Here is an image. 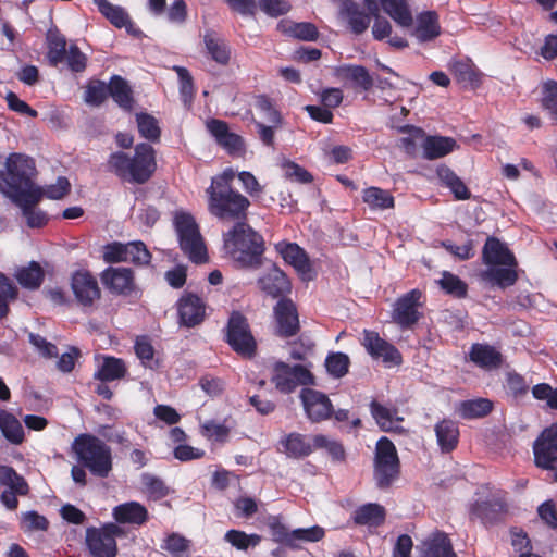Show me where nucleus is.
Masks as SVG:
<instances>
[{"label":"nucleus","mask_w":557,"mask_h":557,"mask_svg":"<svg viewBox=\"0 0 557 557\" xmlns=\"http://www.w3.org/2000/svg\"><path fill=\"white\" fill-rule=\"evenodd\" d=\"M225 253L240 268H256L264 250L262 237L246 222H237L223 235Z\"/></svg>","instance_id":"1"},{"label":"nucleus","mask_w":557,"mask_h":557,"mask_svg":"<svg viewBox=\"0 0 557 557\" xmlns=\"http://www.w3.org/2000/svg\"><path fill=\"white\" fill-rule=\"evenodd\" d=\"M151 145L141 143L135 148L133 158L119 151L110 156L108 165L119 177L137 184L146 183L156 171V156Z\"/></svg>","instance_id":"2"},{"label":"nucleus","mask_w":557,"mask_h":557,"mask_svg":"<svg viewBox=\"0 0 557 557\" xmlns=\"http://www.w3.org/2000/svg\"><path fill=\"white\" fill-rule=\"evenodd\" d=\"M5 169V172H0V191L10 199L42 190L33 182L36 168L32 158L11 153L7 158Z\"/></svg>","instance_id":"3"},{"label":"nucleus","mask_w":557,"mask_h":557,"mask_svg":"<svg viewBox=\"0 0 557 557\" xmlns=\"http://www.w3.org/2000/svg\"><path fill=\"white\" fill-rule=\"evenodd\" d=\"M77 461L94 475L107 478L112 470L111 448L99 437L79 434L72 443Z\"/></svg>","instance_id":"4"},{"label":"nucleus","mask_w":557,"mask_h":557,"mask_svg":"<svg viewBox=\"0 0 557 557\" xmlns=\"http://www.w3.org/2000/svg\"><path fill=\"white\" fill-rule=\"evenodd\" d=\"M209 212L222 221L244 222L250 206L249 199L239 191L226 186L221 189L207 190Z\"/></svg>","instance_id":"5"},{"label":"nucleus","mask_w":557,"mask_h":557,"mask_svg":"<svg viewBox=\"0 0 557 557\" xmlns=\"http://www.w3.org/2000/svg\"><path fill=\"white\" fill-rule=\"evenodd\" d=\"M174 228L182 251L195 263L207 260V248L194 216L186 212H176Z\"/></svg>","instance_id":"6"},{"label":"nucleus","mask_w":557,"mask_h":557,"mask_svg":"<svg viewBox=\"0 0 557 557\" xmlns=\"http://www.w3.org/2000/svg\"><path fill=\"white\" fill-rule=\"evenodd\" d=\"M373 476L380 488H386L398 478L400 462L395 445L387 437H381L375 447Z\"/></svg>","instance_id":"7"},{"label":"nucleus","mask_w":557,"mask_h":557,"mask_svg":"<svg viewBox=\"0 0 557 557\" xmlns=\"http://www.w3.org/2000/svg\"><path fill=\"white\" fill-rule=\"evenodd\" d=\"M270 381L282 394H290L300 385H312L314 379L311 372L301 364L289 366L283 361L271 364Z\"/></svg>","instance_id":"8"},{"label":"nucleus","mask_w":557,"mask_h":557,"mask_svg":"<svg viewBox=\"0 0 557 557\" xmlns=\"http://www.w3.org/2000/svg\"><path fill=\"white\" fill-rule=\"evenodd\" d=\"M226 341L243 357L250 358L256 352L257 343L250 332L247 319L239 312H233L230 317Z\"/></svg>","instance_id":"9"},{"label":"nucleus","mask_w":557,"mask_h":557,"mask_svg":"<svg viewBox=\"0 0 557 557\" xmlns=\"http://www.w3.org/2000/svg\"><path fill=\"white\" fill-rule=\"evenodd\" d=\"M534 462L545 470L557 468V422L546 428L533 444Z\"/></svg>","instance_id":"10"},{"label":"nucleus","mask_w":557,"mask_h":557,"mask_svg":"<svg viewBox=\"0 0 557 557\" xmlns=\"http://www.w3.org/2000/svg\"><path fill=\"white\" fill-rule=\"evenodd\" d=\"M206 127L216 144L231 156H243L245 153L246 149L243 137L231 132L226 122L211 119L206 122Z\"/></svg>","instance_id":"11"},{"label":"nucleus","mask_w":557,"mask_h":557,"mask_svg":"<svg viewBox=\"0 0 557 557\" xmlns=\"http://www.w3.org/2000/svg\"><path fill=\"white\" fill-rule=\"evenodd\" d=\"M422 293L412 289L397 299L394 305L392 318L401 327H410L416 324L421 314L418 311L421 304Z\"/></svg>","instance_id":"12"},{"label":"nucleus","mask_w":557,"mask_h":557,"mask_svg":"<svg viewBox=\"0 0 557 557\" xmlns=\"http://www.w3.org/2000/svg\"><path fill=\"white\" fill-rule=\"evenodd\" d=\"M299 397L310 421L321 422L332 416L333 405L324 393L312 388H304Z\"/></svg>","instance_id":"13"},{"label":"nucleus","mask_w":557,"mask_h":557,"mask_svg":"<svg viewBox=\"0 0 557 557\" xmlns=\"http://www.w3.org/2000/svg\"><path fill=\"white\" fill-rule=\"evenodd\" d=\"M362 345L368 354L375 359L381 358L386 363H401L399 351L392 344L381 338L376 332L366 330L363 332Z\"/></svg>","instance_id":"14"},{"label":"nucleus","mask_w":557,"mask_h":557,"mask_svg":"<svg viewBox=\"0 0 557 557\" xmlns=\"http://www.w3.org/2000/svg\"><path fill=\"white\" fill-rule=\"evenodd\" d=\"M72 290L76 300L84 307H90L100 298L97 280L88 272H76L72 276Z\"/></svg>","instance_id":"15"},{"label":"nucleus","mask_w":557,"mask_h":557,"mask_svg":"<svg viewBox=\"0 0 557 557\" xmlns=\"http://www.w3.org/2000/svg\"><path fill=\"white\" fill-rule=\"evenodd\" d=\"M42 197V190H39L11 199L22 210V214L29 227H42L48 222L47 214L37 208Z\"/></svg>","instance_id":"16"},{"label":"nucleus","mask_w":557,"mask_h":557,"mask_svg":"<svg viewBox=\"0 0 557 557\" xmlns=\"http://www.w3.org/2000/svg\"><path fill=\"white\" fill-rule=\"evenodd\" d=\"M274 314L278 335L290 337L299 331L297 308L290 299H281L274 307Z\"/></svg>","instance_id":"17"},{"label":"nucleus","mask_w":557,"mask_h":557,"mask_svg":"<svg viewBox=\"0 0 557 557\" xmlns=\"http://www.w3.org/2000/svg\"><path fill=\"white\" fill-rule=\"evenodd\" d=\"M333 76L345 85L354 88L369 90L373 86V78L362 65L342 64L333 69Z\"/></svg>","instance_id":"18"},{"label":"nucleus","mask_w":557,"mask_h":557,"mask_svg":"<svg viewBox=\"0 0 557 557\" xmlns=\"http://www.w3.org/2000/svg\"><path fill=\"white\" fill-rule=\"evenodd\" d=\"M410 34L420 42H429L441 35V24L435 11H424L413 18Z\"/></svg>","instance_id":"19"},{"label":"nucleus","mask_w":557,"mask_h":557,"mask_svg":"<svg viewBox=\"0 0 557 557\" xmlns=\"http://www.w3.org/2000/svg\"><path fill=\"white\" fill-rule=\"evenodd\" d=\"M101 280L115 294L128 295L135 289L134 273L128 268H108L102 272Z\"/></svg>","instance_id":"20"},{"label":"nucleus","mask_w":557,"mask_h":557,"mask_svg":"<svg viewBox=\"0 0 557 557\" xmlns=\"http://www.w3.org/2000/svg\"><path fill=\"white\" fill-rule=\"evenodd\" d=\"M86 542L95 557H115L116 542L108 530L90 528L86 532Z\"/></svg>","instance_id":"21"},{"label":"nucleus","mask_w":557,"mask_h":557,"mask_svg":"<svg viewBox=\"0 0 557 557\" xmlns=\"http://www.w3.org/2000/svg\"><path fill=\"white\" fill-rule=\"evenodd\" d=\"M276 250L301 275L302 280H310L312 277L309 258L297 244L280 243L276 245Z\"/></svg>","instance_id":"22"},{"label":"nucleus","mask_w":557,"mask_h":557,"mask_svg":"<svg viewBox=\"0 0 557 557\" xmlns=\"http://www.w3.org/2000/svg\"><path fill=\"white\" fill-rule=\"evenodd\" d=\"M258 286L263 293L272 298H277L287 294L292 288L286 274L276 265H272L261 277H259Z\"/></svg>","instance_id":"23"},{"label":"nucleus","mask_w":557,"mask_h":557,"mask_svg":"<svg viewBox=\"0 0 557 557\" xmlns=\"http://www.w3.org/2000/svg\"><path fill=\"white\" fill-rule=\"evenodd\" d=\"M483 261L487 265H518L513 253L500 240L487 238L483 247Z\"/></svg>","instance_id":"24"},{"label":"nucleus","mask_w":557,"mask_h":557,"mask_svg":"<svg viewBox=\"0 0 557 557\" xmlns=\"http://www.w3.org/2000/svg\"><path fill=\"white\" fill-rule=\"evenodd\" d=\"M420 557H458L448 536L443 532L432 533L420 546Z\"/></svg>","instance_id":"25"},{"label":"nucleus","mask_w":557,"mask_h":557,"mask_svg":"<svg viewBox=\"0 0 557 557\" xmlns=\"http://www.w3.org/2000/svg\"><path fill=\"white\" fill-rule=\"evenodd\" d=\"M178 313L184 325L195 326L203 320L205 305L196 295H187L180 300Z\"/></svg>","instance_id":"26"},{"label":"nucleus","mask_w":557,"mask_h":557,"mask_svg":"<svg viewBox=\"0 0 557 557\" xmlns=\"http://www.w3.org/2000/svg\"><path fill=\"white\" fill-rule=\"evenodd\" d=\"M370 411L380 429L384 432H403L399 423L403 418L397 416V410L383 406L382 404L373 400L370 404Z\"/></svg>","instance_id":"27"},{"label":"nucleus","mask_w":557,"mask_h":557,"mask_svg":"<svg viewBox=\"0 0 557 557\" xmlns=\"http://www.w3.org/2000/svg\"><path fill=\"white\" fill-rule=\"evenodd\" d=\"M203 42L208 55L220 65H227L231 61L232 50L228 44L212 30L203 35Z\"/></svg>","instance_id":"28"},{"label":"nucleus","mask_w":557,"mask_h":557,"mask_svg":"<svg viewBox=\"0 0 557 557\" xmlns=\"http://www.w3.org/2000/svg\"><path fill=\"white\" fill-rule=\"evenodd\" d=\"M127 367L123 359L103 356L94 377L100 382H111L125 377Z\"/></svg>","instance_id":"29"},{"label":"nucleus","mask_w":557,"mask_h":557,"mask_svg":"<svg viewBox=\"0 0 557 557\" xmlns=\"http://www.w3.org/2000/svg\"><path fill=\"white\" fill-rule=\"evenodd\" d=\"M421 146L423 148V157L428 160H434L453 152L457 147V143L451 137L424 136Z\"/></svg>","instance_id":"30"},{"label":"nucleus","mask_w":557,"mask_h":557,"mask_svg":"<svg viewBox=\"0 0 557 557\" xmlns=\"http://www.w3.org/2000/svg\"><path fill=\"white\" fill-rule=\"evenodd\" d=\"M113 517L119 523L140 525L147 521L148 511L137 502H127L113 508Z\"/></svg>","instance_id":"31"},{"label":"nucleus","mask_w":557,"mask_h":557,"mask_svg":"<svg viewBox=\"0 0 557 557\" xmlns=\"http://www.w3.org/2000/svg\"><path fill=\"white\" fill-rule=\"evenodd\" d=\"M383 11L400 27L413 25V15L407 0H380Z\"/></svg>","instance_id":"32"},{"label":"nucleus","mask_w":557,"mask_h":557,"mask_svg":"<svg viewBox=\"0 0 557 557\" xmlns=\"http://www.w3.org/2000/svg\"><path fill=\"white\" fill-rule=\"evenodd\" d=\"M518 265L491 267L483 272V278L499 288L515 285L518 280Z\"/></svg>","instance_id":"33"},{"label":"nucleus","mask_w":557,"mask_h":557,"mask_svg":"<svg viewBox=\"0 0 557 557\" xmlns=\"http://www.w3.org/2000/svg\"><path fill=\"white\" fill-rule=\"evenodd\" d=\"M436 174L441 183L450 189L455 198L458 200H467L471 197L468 187L461 178L448 166L441 165L436 170Z\"/></svg>","instance_id":"34"},{"label":"nucleus","mask_w":557,"mask_h":557,"mask_svg":"<svg viewBox=\"0 0 557 557\" xmlns=\"http://www.w3.org/2000/svg\"><path fill=\"white\" fill-rule=\"evenodd\" d=\"M363 202L373 211L393 209L395 200L393 195L379 187H368L362 191Z\"/></svg>","instance_id":"35"},{"label":"nucleus","mask_w":557,"mask_h":557,"mask_svg":"<svg viewBox=\"0 0 557 557\" xmlns=\"http://www.w3.org/2000/svg\"><path fill=\"white\" fill-rule=\"evenodd\" d=\"M470 359L481 368H497L502 363V355L494 347L474 344L470 351Z\"/></svg>","instance_id":"36"},{"label":"nucleus","mask_w":557,"mask_h":557,"mask_svg":"<svg viewBox=\"0 0 557 557\" xmlns=\"http://www.w3.org/2000/svg\"><path fill=\"white\" fill-rule=\"evenodd\" d=\"M278 28L286 35L294 38L313 41L318 38V29L312 23L283 20L278 23Z\"/></svg>","instance_id":"37"},{"label":"nucleus","mask_w":557,"mask_h":557,"mask_svg":"<svg viewBox=\"0 0 557 557\" xmlns=\"http://www.w3.org/2000/svg\"><path fill=\"white\" fill-rule=\"evenodd\" d=\"M385 519V509L379 504H366L354 512V521L361 525H380Z\"/></svg>","instance_id":"38"},{"label":"nucleus","mask_w":557,"mask_h":557,"mask_svg":"<svg viewBox=\"0 0 557 557\" xmlns=\"http://www.w3.org/2000/svg\"><path fill=\"white\" fill-rule=\"evenodd\" d=\"M0 430L2 435L12 444L18 445L24 441V430L21 422L5 410L0 411Z\"/></svg>","instance_id":"39"},{"label":"nucleus","mask_w":557,"mask_h":557,"mask_svg":"<svg viewBox=\"0 0 557 557\" xmlns=\"http://www.w3.org/2000/svg\"><path fill=\"white\" fill-rule=\"evenodd\" d=\"M99 12L117 28L126 27L131 24L129 15L120 5H114L108 0H92Z\"/></svg>","instance_id":"40"},{"label":"nucleus","mask_w":557,"mask_h":557,"mask_svg":"<svg viewBox=\"0 0 557 557\" xmlns=\"http://www.w3.org/2000/svg\"><path fill=\"white\" fill-rule=\"evenodd\" d=\"M437 443L443 451L453 450L458 443L459 431L455 422L443 420L435 426Z\"/></svg>","instance_id":"41"},{"label":"nucleus","mask_w":557,"mask_h":557,"mask_svg":"<svg viewBox=\"0 0 557 557\" xmlns=\"http://www.w3.org/2000/svg\"><path fill=\"white\" fill-rule=\"evenodd\" d=\"M284 453L290 458H302L312 453V446L299 433H290L283 441Z\"/></svg>","instance_id":"42"},{"label":"nucleus","mask_w":557,"mask_h":557,"mask_svg":"<svg viewBox=\"0 0 557 557\" xmlns=\"http://www.w3.org/2000/svg\"><path fill=\"white\" fill-rule=\"evenodd\" d=\"M342 14L347 20L352 33L357 35L366 32L371 22L370 15L361 11L354 2L347 3Z\"/></svg>","instance_id":"43"},{"label":"nucleus","mask_w":557,"mask_h":557,"mask_svg":"<svg viewBox=\"0 0 557 557\" xmlns=\"http://www.w3.org/2000/svg\"><path fill=\"white\" fill-rule=\"evenodd\" d=\"M0 484L7 486L5 491L17 492L20 496L27 495L29 491L25 479L8 466L0 465Z\"/></svg>","instance_id":"44"},{"label":"nucleus","mask_w":557,"mask_h":557,"mask_svg":"<svg viewBox=\"0 0 557 557\" xmlns=\"http://www.w3.org/2000/svg\"><path fill=\"white\" fill-rule=\"evenodd\" d=\"M492 401L486 398H478L461 401L458 406V413L463 419L482 418L491 412Z\"/></svg>","instance_id":"45"},{"label":"nucleus","mask_w":557,"mask_h":557,"mask_svg":"<svg viewBox=\"0 0 557 557\" xmlns=\"http://www.w3.org/2000/svg\"><path fill=\"white\" fill-rule=\"evenodd\" d=\"M109 95L113 100L124 109L132 108V90L125 79L120 76H113L109 84Z\"/></svg>","instance_id":"46"},{"label":"nucleus","mask_w":557,"mask_h":557,"mask_svg":"<svg viewBox=\"0 0 557 557\" xmlns=\"http://www.w3.org/2000/svg\"><path fill=\"white\" fill-rule=\"evenodd\" d=\"M44 276L45 274L41 267L35 261L16 272L17 282L28 289L38 288L42 283Z\"/></svg>","instance_id":"47"},{"label":"nucleus","mask_w":557,"mask_h":557,"mask_svg":"<svg viewBox=\"0 0 557 557\" xmlns=\"http://www.w3.org/2000/svg\"><path fill=\"white\" fill-rule=\"evenodd\" d=\"M48 40V57L51 63L58 64L62 62L67 52L66 39L58 30H49L47 35Z\"/></svg>","instance_id":"48"},{"label":"nucleus","mask_w":557,"mask_h":557,"mask_svg":"<svg viewBox=\"0 0 557 557\" xmlns=\"http://www.w3.org/2000/svg\"><path fill=\"white\" fill-rule=\"evenodd\" d=\"M136 122L141 137L150 141L159 140L161 131L156 117L147 113H138L136 114Z\"/></svg>","instance_id":"49"},{"label":"nucleus","mask_w":557,"mask_h":557,"mask_svg":"<svg viewBox=\"0 0 557 557\" xmlns=\"http://www.w3.org/2000/svg\"><path fill=\"white\" fill-rule=\"evenodd\" d=\"M542 106L547 111L550 120L557 125V82L547 81L542 88Z\"/></svg>","instance_id":"50"},{"label":"nucleus","mask_w":557,"mask_h":557,"mask_svg":"<svg viewBox=\"0 0 557 557\" xmlns=\"http://www.w3.org/2000/svg\"><path fill=\"white\" fill-rule=\"evenodd\" d=\"M324 529L319 525L305 529H295L286 534L285 542L290 546H293L297 541L319 542L324 537Z\"/></svg>","instance_id":"51"},{"label":"nucleus","mask_w":557,"mask_h":557,"mask_svg":"<svg viewBox=\"0 0 557 557\" xmlns=\"http://www.w3.org/2000/svg\"><path fill=\"white\" fill-rule=\"evenodd\" d=\"M225 541L230 543L232 546L236 547L240 550H246L250 546H257L261 536L258 534H246L239 530H230L225 533Z\"/></svg>","instance_id":"52"},{"label":"nucleus","mask_w":557,"mask_h":557,"mask_svg":"<svg viewBox=\"0 0 557 557\" xmlns=\"http://www.w3.org/2000/svg\"><path fill=\"white\" fill-rule=\"evenodd\" d=\"M349 363V357L343 352L330 354L325 360L327 372L336 379L344 376L348 372Z\"/></svg>","instance_id":"53"},{"label":"nucleus","mask_w":557,"mask_h":557,"mask_svg":"<svg viewBox=\"0 0 557 557\" xmlns=\"http://www.w3.org/2000/svg\"><path fill=\"white\" fill-rule=\"evenodd\" d=\"M256 108L262 113L263 117L274 124L282 125V115L276 109L274 101L265 95L256 98Z\"/></svg>","instance_id":"54"},{"label":"nucleus","mask_w":557,"mask_h":557,"mask_svg":"<svg viewBox=\"0 0 557 557\" xmlns=\"http://www.w3.org/2000/svg\"><path fill=\"white\" fill-rule=\"evenodd\" d=\"M134 349L136 356L140 359L144 367L150 369H154L158 367V361L153 359V346L151 345L150 341L147 337H137Z\"/></svg>","instance_id":"55"},{"label":"nucleus","mask_w":557,"mask_h":557,"mask_svg":"<svg viewBox=\"0 0 557 557\" xmlns=\"http://www.w3.org/2000/svg\"><path fill=\"white\" fill-rule=\"evenodd\" d=\"M17 297V288L0 272V319L9 312V302Z\"/></svg>","instance_id":"56"},{"label":"nucleus","mask_w":557,"mask_h":557,"mask_svg":"<svg viewBox=\"0 0 557 557\" xmlns=\"http://www.w3.org/2000/svg\"><path fill=\"white\" fill-rule=\"evenodd\" d=\"M438 284L447 294H450L455 297L461 298L467 294V284L457 275L449 272L443 273Z\"/></svg>","instance_id":"57"},{"label":"nucleus","mask_w":557,"mask_h":557,"mask_svg":"<svg viewBox=\"0 0 557 557\" xmlns=\"http://www.w3.org/2000/svg\"><path fill=\"white\" fill-rule=\"evenodd\" d=\"M313 445L318 448H324L335 461L345 460V449L343 445L334 440H330L324 435H315L313 437Z\"/></svg>","instance_id":"58"},{"label":"nucleus","mask_w":557,"mask_h":557,"mask_svg":"<svg viewBox=\"0 0 557 557\" xmlns=\"http://www.w3.org/2000/svg\"><path fill=\"white\" fill-rule=\"evenodd\" d=\"M49 522L46 517L30 510L22 513L21 528L24 532L46 531Z\"/></svg>","instance_id":"59"},{"label":"nucleus","mask_w":557,"mask_h":557,"mask_svg":"<svg viewBox=\"0 0 557 557\" xmlns=\"http://www.w3.org/2000/svg\"><path fill=\"white\" fill-rule=\"evenodd\" d=\"M141 483L145 487L146 493L153 499H160L168 495L169 490L164 482L149 473H145L141 476Z\"/></svg>","instance_id":"60"},{"label":"nucleus","mask_w":557,"mask_h":557,"mask_svg":"<svg viewBox=\"0 0 557 557\" xmlns=\"http://www.w3.org/2000/svg\"><path fill=\"white\" fill-rule=\"evenodd\" d=\"M128 262L146 265L151 260V255L146 245L140 240L127 243Z\"/></svg>","instance_id":"61"},{"label":"nucleus","mask_w":557,"mask_h":557,"mask_svg":"<svg viewBox=\"0 0 557 557\" xmlns=\"http://www.w3.org/2000/svg\"><path fill=\"white\" fill-rule=\"evenodd\" d=\"M401 132L407 133V137L400 139V147L409 154H413L417 149V143L424 139V132L420 127L407 125L401 128Z\"/></svg>","instance_id":"62"},{"label":"nucleus","mask_w":557,"mask_h":557,"mask_svg":"<svg viewBox=\"0 0 557 557\" xmlns=\"http://www.w3.org/2000/svg\"><path fill=\"white\" fill-rule=\"evenodd\" d=\"M109 96V85L103 82H95L88 85L85 92V101L91 106H100Z\"/></svg>","instance_id":"63"},{"label":"nucleus","mask_w":557,"mask_h":557,"mask_svg":"<svg viewBox=\"0 0 557 557\" xmlns=\"http://www.w3.org/2000/svg\"><path fill=\"white\" fill-rule=\"evenodd\" d=\"M532 395L537 400L546 401V405L557 410V388H553L547 383H540L533 386Z\"/></svg>","instance_id":"64"}]
</instances>
